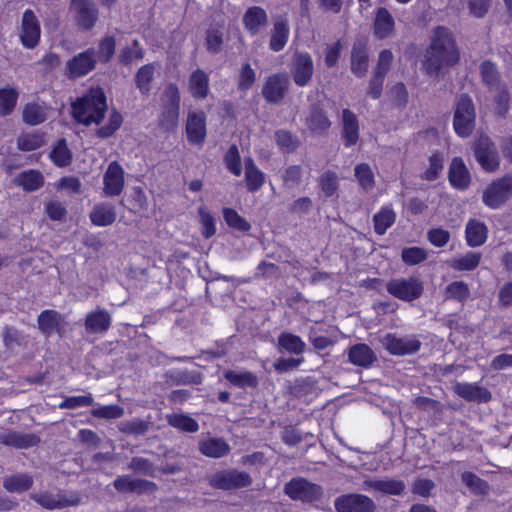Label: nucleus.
<instances>
[{"label":"nucleus","mask_w":512,"mask_h":512,"mask_svg":"<svg viewBox=\"0 0 512 512\" xmlns=\"http://www.w3.org/2000/svg\"><path fill=\"white\" fill-rule=\"evenodd\" d=\"M458 61L459 51L451 32L447 28L437 27L424 54L423 69L428 75L438 77L443 69Z\"/></svg>","instance_id":"f257e3e1"},{"label":"nucleus","mask_w":512,"mask_h":512,"mask_svg":"<svg viewBox=\"0 0 512 512\" xmlns=\"http://www.w3.org/2000/svg\"><path fill=\"white\" fill-rule=\"evenodd\" d=\"M75 120L86 126L99 124L107 110L106 96L102 89H91L72 105Z\"/></svg>","instance_id":"f03ea898"},{"label":"nucleus","mask_w":512,"mask_h":512,"mask_svg":"<svg viewBox=\"0 0 512 512\" xmlns=\"http://www.w3.org/2000/svg\"><path fill=\"white\" fill-rule=\"evenodd\" d=\"M512 198V173L492 181L483 191L482 201L491 208L498 209Z\"/></svg>","instance_id":"7ed1b4c3"},{"label":"nucleus","mask_w":512,"mask_h":512,"mask_svg":"<svg viewBox=\"0 0 512 512\" xmlns=\"http://www.w3.org/2000/svg\"><path fill=\"white\" fill-rule=\"evenodd\" d=\"M475 125V109L472 100L461 95L456 103L453 126L461 137H468Z\"/></svg>","instance_id":"20e7f679"},{"label":"nucleus","mask_w":512,"mask_h":512,"mask_svg":"<svg viewBox=\"0 0 512 512\" xmlns=\"http://www.w3.org/2000/svg\"><path fill=\"white\" fill-rule=\"evenodd\" d=\"M379 342L385 350L396 356L412 355L421 348V342L415 335L398 336L387 333L379 338Z\"/></svg>","instance_id":"39448f33"},{"label":"nucleus","mask_w":512,"mask_h":512,"mask_svg":"<svg viewBox=\"0 0 512 512\" xmlns=\"http://www.w3.org/2000/svg\"><path fill=\"white\" fill-rule=\"evenodd\" d=\"M473 151L477 162L487 172H494L500 166V157L495 144L485 135L479 136L474 145Z\"/></svg>","instance_id":"423d86ee"},{"label":"nucleus","mask_w":512,"mask_h":512,"mask_svg":"<svg viewBox=\"0 0 512 512\" xmlns=\"http://www.w3.org/2000/svg\"><path fill=\"white\" fill-rule=\"evenodd\" d=\"M387 291L403 301L418 299L423 293V284L416 277L396 278L386 284Z\"/></svg>","instance_id":"0eeeda50"},{"label":"nucleus","mask_w":512,"mask_h":512,"mask_svg":"<svg viewBox=\"0 0 512 512\" xmlns=\"http://www.w3.org/2000/svg\"><path fill=\"white\" fill-rule=\"evenodd\" d=\"M284 492L294 500L313 502L322 497L321 486L311 483L304 478H295L284 487Z\"/></svg>","instance_id":"6e6552de"},{"label":"nucleus","mask_w":512,"mask_h":512,"mask_svg":"<svg viewBox=\"0 0 512 512\" xmlns=\"http://www.w3.org/2000/svg\"><path fill=\"white\" fill-rule=\"evenodd\" d=\"M209 483L217 489L231 490L249 486L252 483V479L244 471L224 470L212 475Z\"/></svg>","instance_id":"1a4fd4ad"},{"label":"nucleus","mask_w":512,"mask_h":512,"mask_svg":"<svg viewBox=\"0 0 512 512\" xmlns=\"http://www.w3.org/2000/svg\"><path fill=\"white\" fill-rule=\"evenodd\" d=\"M70 10L83 30H90L98 20V9L92 0H71Z\"/></svg>","instance_id":"9d476101"},{"label":"nucleus","mask_w":512,"mask_h":512,"mask_svg":"<svg viewBox=\"0 0 512 512\" xmlns=\"http://www.w3.org/2000/svg\"><path fill=\"white\" fill-rule=\"evenodd\" d=\"M289 77L285 73H277L266 78L262 95L268 103L278 104L285 97L289 89Z\"/></svg>","instance_id":"9b49d317"},{"label":"nucleus","mask_w":512,"mask_h":512,"mask_svg":"<svg viewBox=\"0 0 512 512\" xmlns=\"http://www.w3.org/2000/svg\"><path fill=\"white\" fill-rule=\"evenodd\" d=\"M40 22L35 13L27 9L22 15L19 36L22 45L27 49L35 48L40 40Z\"/></svg>","instance_id":"f8f14e48"},{"label":"nucleus","mask_w":512,"mask_h":512,"mask_svg":"<svg viewBox=\"0 0 512 512\" xmlns=\"http://www.w3.org/2000/svg\"><path fill=\"white\" fill-rule=\"evenodd\" d=\"M314 73L313 59L308 53L294 54L291 65V75L294 83L299 87L308 85Z\"/></svg>","instance_id":"ddd939ff"},{"label":"nucleus","mask_w":512,"mask_h":512,"mask_svg":"<svg viewBox=\"0 0 512 512\" xmlns=\"http://www.w3.org/2000/svg\"><path fill=\"white\" fill-rule=\"evenodd\" d=\"M338 512H374L375 504L371 498L362 494H347L335 499Z\"/></svg>","instance_id":"4468645a"},{"label":"nucleus","mask_w":512,"mask_h":512,"mask_svg":"<svg viewBox=\"0 0 512 512\" xmlns=\"http://www.w3.org/2000/svg\"><path fill=\"white\" fill-rule=\"evenodd\" d=\"M96 54L94 49H87L79 53L67 62V74L69 78L75 79L85 76L95 68Z\"/></svg>","instance_id":"2eb2a0df"},{"label":"nucleus","mask_w":512,"mask_h":512,"mask_svg":"<svg viewBox=\"0 0 512 512\" xmlns=\"http://www.w3.org/2000/svg\"><path fill=\"white\" fill-rule=\"evenodd\" d=\"M103 193L105 196H118L124 188V170L113 161L108 165L103 176Z\"/></svg>","instance_id":"dca6fc26"},{"label":"nucleus","mask_w":512,"mask_h":512,"mask_svg":"<svg viewBox=\"0 0 512 512\" xmlns=\"http://www.w3.org/2000/svg\"><path fill=\"white\" fill-rule=\"evenodd\" d=\"M405 488V483L402 480L394 478L365 479L362 485L363 490H373L386 495H401Z\"/></svg>","instance_id":"f3484780"},{"label":"nucleus","mask_w":512,"mask_h":512,"mask_svg":"<svg viewBox=\"0 0 512 512\" xmlns=\"http://www.w3.org/2000/svg\"><path fill=\"white\" fill-rule=\"evenodd\" d=\"M189 142L201 145L206 138V117L204 112H190L186 123Z\"/></svg>","instance_id":"a211bd4d"},{"label":"nucleus","mask_w":512,"mask_h":512,"mask_svg":"<svg viewBox=\"0 0 512 512\" xmlns=\"http://www.w3.org/2000/svg\"><path fill=\"white\" fill-rule=\"evenodd\" d=\"M112 318L108 311L98 308L87 314L85 318V330L91 334H102L108 331Z\"/></svg>","instance_id":"6ab92c4d"},{"label":"nucleus","mask_w":512,"mask_h":512,"mask_svg":"<svg viewBox=\"0 0 512 512\" xmlns=\"http://www.w3.org/2000/svg\"><path fill=\"white\" fill-rule=\"evenodd\" d=\"M453 391L470 402L486 403L491 399V393L485 387L471 383H456Z\"/></svg>","instance_id":"aec40b11"},{"label":"nucleus","mask_w":512,"mask_h":512,"mask_svg":"<svg viewBox=\"0 0 512 512\" xmlns=\"http://www.w3.org/2000/svg\"><path fill=\"white\" fill-rule=\"evenodd\" d=\"M40 438L32 433L16 431L0 433V443L16 449H28L38 445Z\"/></svg>","instance_id":"412c9836"},{"label":"nucleus","mask_w":512,"mask_h":512,"mask_svg":"<svg viewBox=\"0 0 512 512\" xmlns=\"http://www.w3.org/2000/svg\"><path fill=\"white\" fill-rule=\"evenodd\" d=\"M348 361L355 366L369 368L377 361V356L367 344L359 343L349 348Z\"/></svg>","instance_id":"4be33fe9"},{"label":"nucleus","mask_w":512,"mask_h":512,"mask_svg":"<svg viewBox=\"0 0 512 512\" xmlns=\"http://www.w3.org/2000/svg\"><path fill=\"white\" fill-rule=\"evenodd\" d=\"M89 218L95 226H109L116 220L115 206L108 202L98 203L92 208Z\"/></svg>","instance_id":"5701e85b"},{"label":"nucleus","mask_w":512,"mask_h":512,"mask_svg":"<svg viewBox=\"0 0 512 512\" xmlns=\"http://www.w3.org/2000/svg\"><path fill=\"white\" fill-rule=\"evenodd\" d=\"M449 181L457 189H466L470 184V173L461 158L452 159L449 167Z\"/></svg>","instance_id":"b1692460"},{"label":"nucleus","mask_w":512,"mask_h":512,"mask_svg":"<svg viewBox=\"0 0 512 512\" xmlns=\"http://www.w3.org/2000/svg\"><path fill=\"white\" fill-rule=\"evenodd\" d=\"M14 183L25 192H34L43 187L45 178L40 171L29 169L17 174Z\"/></svg>","instance_id":"393cba45"},{"label":"nucleus","mask_w":512,"mask_h":512,"mask_svg":"<svg viewBox=\"0 0 512 512\" xmlns=\"http://www.w3.org/2000/svg\"><path fill=\"white\" fill-rule=\"evenodd\" d=\"M465 237L468 246L479 247L487 240L488 228L483 222L470 219L466 224Z\"/></svg>","instance_id":"a878e982"},{"label":"nucleus","mask_w":512,"mask_h":512,"mask_svg":"<svg viewBox=\"0 0 512 512\" xmlns=\"http://www.w3.org/2000/svg\"><path fill=\"white\" fill-rule=\"evenodd\" d=\"M342 136L346 146L355 145L359 139V124L356 115L349 109L342 112Z\"/></svg>","instance_id":"bb28decb"},{"label":"nucleus","mask_w":512,"mask_h":512,"mask_svg":"<svg viewBox=\"0 0 512 512\" xmlns=\"http://www.w3.org/2000/svg\"><path fill=\"white\" fill-rule=\"evenodd\" d=\"M199 451L210 458H221L230 452V446L222 438L211 437L199 442Z\"/></svg>","instance_id":"cd10ccee"},{"label":"nucleus","mask_w":512,"mask_h":512,"mask_svg":"<svg viewBox=\"0 0 512 512\" xmlns=\"http://www.w3.org/2000/svg\"><path fill=\"white\" fill-rule=\"evenodd\" d=\"M33 483V477L27 473H16L3 478V487L10 493H23L29 490Z\"/></svg>","instance_id":"c85d7f7f"},{"label":"nucleus","mask_w":512,"mask_h":512,"mask_svg":"<svg viewBox=\"0 0 512 512\" xmlns=\"http://www.w3.org/2000/svg\"><path fill=\"white\" fill-rule=\"evenodd\" d=\"M243 22L250 33L256 34L267 25L266 11L258 6L251 7L245 12Z\"/></svg>","instance_id":"c756f323"},{"label":"nucleus","mask_w":512,"mask_h":512,"mask_svg":"<svg viewBox=\"0 0 512 512\" xmlns=\"http://www.w3.org/2000/svg\"><path fill=\"white\" fill-rule=\"evenodd\" d=\"M224 378L238 388H256L259 383L254 373L244 370H227L224 372Z\"/></svg>","instance_id":"7c9ffc66"},{"label":"nucleus","mask_w":512,"mask_h":512,"mask_svg":"<svg viewBox=\"0 0 512 512\" xmlns=\"http://www.w3.org/2000/svg\"><path fill=\"white\" fill-rule=\"evenodd\" d=\"M30 497L39 505L46 509H61L64 507H68L71 505L77 504L75 501H69L65 499L63 496L51 493H32Z\"/></svg>","instance_id":"2f4dec72"},{"label":"nucleus","mask_w":512,"mask_h":512,"mask_svg":"<svg viewBox=\"0 0 512 512\" xmlns=\"http://www.w3.org/2000/svg\"><path fill=\"white\" fill-rule=\"evenodd\" d=\"M368 67V56L365 45L361 42L354 44L351 53V71L357 77H363Z\"/></svg>","instance_id":"473e14b6"},{"label":"nucleus","mask_w":512,"mask_h":512,"mask_svg":"<svg viewBox=\"0 0 512 512\" xmlns=\"http://www.w3.org/2000/svg\"><path fill=\"white\" fill-rule=\"evenodd\" d=\"M393 29L394 19L392 15L385 8L378 9L374 22L375 35L378 38L383 39L390 36Z\"/></svg>","instance_id":"72a5a7b5"},{"label":"nucleus","mask_w":512,"mask_h":512,"mask_svg":"<svg viewBox=\"0 0 512 512\" xmlns=\"http://www.w3.org/2000/svg\"><path fill=\"white\" fill-rule=\"evenodd\" d=\"M118 430L127 435H144L146 434L152 427V421L150 418L148 419H140L134 418L131 420L121 421L118 424Z\"/></svg>","instance_id":"f704fd0d"},{"label":"nucleus","mask_w":512,"mask_h":512,"mask_svg":"<svg viewBox=\"0 0 512 512\" xmlns=\"http://www.w3.org/2000/svg\"><path fill=\"white\" fill-rule=\"evenodd\" d=\"M305 123L311 132L317 134L324 133L331 125V122L325 113L316 107L310 110L309 115L306 117Z\"/></svg>","instance_id":"c9c22d12"},{"label":"nucleus","mask_w":512,"mask_h":512,"mask_svg":"<svg viewBox=\"0 0 512 512\" xmlns=\"http://www.w3.org/2000/svg\"><path fill=\"white\" fill-rule=\"evenodd\" d=\"M289 37V26L285 20H278L275 22L271 39L269 43V47L271 50L278 52L282 50Z\"/></svg>","instance_id":"e433bc0d"},{"label":"nucleus","mask_w":512,"mask_h":512,"mask_svg":"<svg viewBox=\"0 0 512 512\" xmlns=\"http://www.w3.org/2000/svg\"><path fill=\"white\" fill-rule=\"evenodd\" d=\"M208 75L200 69L195 70L189 78V89L193 97L203 99L208 94Z\"/></svg>","instance_id":"4c0bfd02"},{"label":"nucleus","mask_w":512,"mask_h":512,"mask_svg":"<svg viewBox=\"0 0 512 512\" xmlns=\"http://www.w3.org/2000/svg\"><path fill=\"white\" fill-rule=\"evenodd\" d=\"M481 253L469 251L464 255L449 260V266L456 271H471L478 267Z\"/></svg>","instance_id":"58836bf2"},{"label":"nucleus","mask_w":512,"mask_h":512,"mask_svg":"<svg viewBox=\"0 0 512 512\" xmlns=\"http://www.w3.org/2000/svg\"><path fill=\"white\" fill-rule=\"evenodd\" d=\"M278 346L280 349L296 355L302 354L306 348V344L299 336L289 332H283L278 336Z\"/></svg>","instance_id":"ea45409f"},{"label":"nucleus","mask_w":512,"mask_h":512,"mask_svg":"<svg viewBox=\"0 0 512 512\" xmlns=\"http://www.w3.org/2000/svg\"><path fill=\"white\" fill-rule=\"evenodd\" d=\"M62 322L61 315L54 310H44L38 316L39 329L46 335L53 334Z\"/></svg>","instance_id":"a19ab883"},{"label":"nucleus","mask_w":512,"mask_h":512,"mask_svg":"<svg viewBox=\"0 0 512 512\" xmlns=\"http://www.w3.org/2000/svg\"><path fill=\"white\" fill-rule=\"evenodd\" d=\"M168 424L184 432L194 433L199 429V424L188 415L173 413L166 416Z\"/></svg>","instance_id":"79ce46f5"},{"label":"nucleus","mask_w":512,"mask_h":512,"mask_svg":"<svg viewBox=\"0 0 512 512\" xmlns=\"http://www.w3.org/2000/svg\"><path fill=\"white\" fill-rule=\"evenodd\" d=\"M154 71V64H146L137 71L135 84L142 94H148L150 92V84L154 79Z\"/></svg>","instance_id":"37998d69"},{"label":"nucleus","mask_w":512,"mask_h":512,"mask_svg":"<svg viewBox=\"0 0 512 512\" xmlns=\"http://www.w3.org/2000/svg\"><path fill=\"white\" fill-rule=\"evenodd\" d=\"M50 158L58 167H65L71 163L72 153L69 150L65 139H61L50 152Z\"/></svg>","instance_id":"c03bdc74"},{"label":"nucleus","mask_w":512,"mask_h":512,"mask_svg":"<svg viewBox=\"0 0 512 512\" xmlns=\"http://www.w3.org/2000/svg\"><path fill=\"white\" fill-rule=\"evenodd\" d=\"M395 212L390 208H382L373 217L374 229L378 235H383L395 222Z\"/></svg>","instance_id":"a18cd8bd"},{"label":"nucleus","mask_w":512,"mask_h":512,"mask_svg":"<svg viewBox=\"0 0 512 512\" xmlns=\"http://www.w3.org/2000/svg\"><path fill=\"white\" fill-rule=\"evenodd\" d=\"M354 175L360 187L368 192L374 188L375 178L371 167L366 163H361L355 166Z\"/></svg>","instance_id":"49530a36"},{"label":"nucleus","mask_w":512,"mask_h":512,"mask_svg":"<svg viewBox=\"0 0 512 512\" xmlns=\"http://www.w3.org/2000/svg\"><path fill=\"white\" fill-rule=\"evenodd\" d=\"M18 92L12 87L0 89V117L10 114L17 102Z\"/></svg>","instance_id":"de8ad7c7"},{"label":"nucleus","mask_w":512,"mask_h":512,"mask_svg":"<svg viewBox=\"0 0 512 512\" xmlns=\"http://www.w3.org/2000/svg\"><path fill=\"white\" fill-rule=\"evenodd\" d=\"M43 145V136L38 133L22 134L17 139V147L21 151H33L42 147Z\"/></svg>","instance_id":"09e8293b"},{"label":"nucleus","mask_w":512,"mask_h":512,"mask_svg":"<svg viewBox=\"0 0 512 512\" xmlns=\"http://www.w3.org/2000/svg\"><path fill=\"white\" fill-rule=\"evenodd\" d=\"M223 218L229 227L238 231L247 232L251 228V225L232 208L223 209Z\"/></svg>","instance_id":"8fccbe9b"},{"label":"nucleus","mask_w":512,"mask_h":512,"mask_svg":"<svg viewBox=\"0 0 512 512\" xmlns=\"http://www.w3.org/2000/svg\"><path fill=\"white\" fill-rule=\"evenodd\" d=\"M470 294L468 285L463 281H454L445 289V299H454L464 302Z\"/></svg>","instance_id":"3c124183"},{"label":"nucleus","mask_w":512,"mask_h":512,"mask_svg":"<svg viewBox=\"0 0 512 512\" xmlns=\"http://www.w3.org/2000/svg\"><path fill=\"white\" fill-rule=\"evenodd\" d=\"M122 122V115L118 111L113 110L109 116L108 123L97 129L96 135L102 139L109 138L120 128Z\"/></svg>","instance_id":"603ef678"},{"label":"nucleus","mask_w":512,"mask_h":512,"mask_svg":"<svg viewBox=\"0 0 512 512\" xmlns=\"http://www.w3.org/2000/svg\"><path fill=\"white\" fill-rule=\"evenodd\" d=\"M224 162L227 169L235 176H240L242 172L241 158L238 147L231 145L224 156Z\"/></svg>","instance_id":"864d4df0"},{"label":"nucleus","mask_w":512,"mask_h":512,"mask_svg":"<svg viewBox=\"0 0 512 512\" xmlns=\"http://www.w3.org/2000/svg\"><path fill=\"white\" fill-rule=\"evenodd\" d=\"M481 76L483 82L490 88L495 89L501 86L499 75L493 63L485 61L481 64Z\"/></svg>","instance_id":"5fc2aeb1"},{"label":"nucleus","mask_w":512,"mask_h":512,"mask_svg":"<svg viewBox=\"0 0 512 512\" xmlns=\"http://www.w3.org/2000/svg\"><path fill=\"white\" fill-rule=\"evenodd\" d=\"M46 119L43 108L37 104H28L23 111V120L29 125H38Z\"/></svg>","instance_id":"6e6d98bb"},{"label":"nucleus","mask_w":512,"mask_h":512,"mask_svg":"<svg viewBox=\"0 0 512 512\" xmlns=\"http://www.w3.org/2000/svg\"><path fill=\"white\" fill-rule=\"evenodd\" d=\"M278 146L286 152H293L299 146V139L287 130H278L275 133Z\"/></svg>","instance_id":"4d7b16f0"},{"label":"nucleus","mask_w":512,"mask_h":512,"mask_svg":"<svg viewBox=\"0 0 512 512\" xmlns=\"http://www.w3.org/2000/svg\"><path fill=\"white\" fill-rule=\"evenodd\" d=\"M198 215L202 225V235L206 239H209L216 233L215 219L211 213L202 206L198 208Z\"/></svg>","instance_id":"13d9d810"},{"label":"nucleus","mask_w":512,"mask_h":512,"mask_svg":"<svg viewBox=\"0 0 512 512\" xmlns=\"http://www.w3.org/2000/svg\"><path fill=\"white\" fill-rule=\"evenodd\" d=\"M143 56L144 52L140 47L139 41L134 40L131 47L124 48L121 51L119 59L121 63L128 65L134 61L141 60Z\"/></svg>","instance_id":"bf43d9fd"},{"label":"nucleus","mask_w":512,"mask_h":512,"mask_svg":"<svg viewBox=\"0 0 512 512\" xmlns=\"http://www.w3.org/2000/svg\"><path fill=\"white\" fill-rule=\"evenodd\" d=\"M96 418L117 419L124 415V408L118 405L99 406L91 410Z\"/></svg>","instance_id":"052dcab7"},{"label":"nucleus","mask_w":512,"mask_h":512,"mask_svg":"<svg viewBox=\"0 0 512 512\" xmlns=\"http://www.w3.org/2000/svg\"><path fill=\"white\" fill-rule=\"evenodd\" d=\"M256 81V73L250 64H244L239 72L237 86L242 91L249 90Z\"/></svg>","instance_id":"680f3d73"},{"label":"nucleus","mask_w":512,"mask_h":512,"mask_svg":"<svg viewBox=\"0 0 512 512\" xmlns=\"http://www.w3.org/2000/svg\"><path fill=\"white\" fill-rule=\"evenodd\" d=\"M497 93L495 96V112L498 116L504 117L509 110L510 97L508 90L504 85L494 89Z\"/></svg>","instance_id":"e2e57ef3"},{"label":"nucleus","mask_w":512,"mask_h":512,"mask_svg":"<svg viewBox=\"0 0 512 512\" xmlns=\"http://www.w3.org/2000/svg\"><path fill=\"white\" fill-rule=\"evenodd\" d=\"M319 184L325 195L331 197L338 190V177L336 173L327 171L320 176Z\"/></svg>","instance_id":"0e129e2a"},{"label":"nucleus","mask_w":512,"mask_h":512,"mask_svg":"<svg viewBox=\"0 0 512 512\" xmlns=\"http://www.w3.org/2000/svg\"><path fill=\"white\" fill-rule=\"evenodd\" d=\"M402 260L408 265H416L427 258V252L420 247H409L402 250Z\"/></svg>","instance_id":"69168bd1"},{"label":"nucleus","mask_w":512,"mask_h":512,"mask_svg":"<svg viewBox=\"0 0 512 512\" xmlns=\"http://www.w3.org/2000/svg\"><path fill=\"white\" fill-rule=\"evenodd\" d=\"M223 44V31L219 28H210L206 33V46L209 52L218 53Z\"/></svg>","instance_id":"338daca9"},{"label":"nucleus","mask_w":512,"mask_h":512,"mask_svg":"<svg viewBox=\"0 0 512 512\" xmlns=\"http://www.w3.org/2000/svg\"><path fill=\"white\" fill-rule=\"evenodd\" d=\"M94 403L93 397L88 395L81 396H70L66 397L62 403L59 404V408L61 409H75L78 407H87L91 406Z\"/></svg>","instance_id":"774afa93"}]
</instances>
